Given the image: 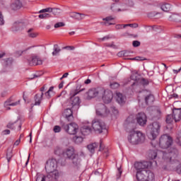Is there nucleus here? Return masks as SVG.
<instances>
[{
  "instance_id": "1",
  "label": "nucleus",
  "mask_w": 181,
  "mask_h": 181,
  "mask_svg": "<svg viewBox=\"0 0 181 181\" xmlns=\"http://www.w3.org/2000/svg\"><path fill=\"white\" fill-rule=\"evenodd\" d=\"M57 161L54 158L49 159L45 164L47 179L50 180H57L59 179V171H57Z\"/></svg>"
},
{
  "instance_id": "2",
  "label": "nucleus",
  "mask_w": 181,
  "mask_h": 181,
  "mask_svg": "<svg viewBox=\"0 0 181 181\" xmlns=\"http://www.w3.org/2000/svg\"><path fill=\"white\" fill-rule=\"evenodd\" d=\"M80 87H81V85L77 86L76 90H73L70 93L71 97L69 104L71 105V108L74 111H78V108H80V103H81V100H80V97L76 96L78 93L84 91V88L80 90ZM78 90H80L78 91Z\"/></svg>"
},
{
  "instance_id": "3",
  "label": "nucleus",
  "mask_w": 181,
  "mask_h": 181,
  "mask_svg": "<svg viewBox=\"0 0 181 181\" xmlns=\"http://www.w3.org/2000/svg\"><path fill=\"white\" fill-rule=\"evenodd\" d=\"M127 139L129 144L132 145H138L145 142V134L139 131H135V129H132L129 132Z\"/></svg>"
},
{
  "instance_id": "4",
  "label": "nucleus",
  "mask_w": 181,
  "mask_h": 181,
  "mask_svg": "<svg viewBox=\"0 0 181 181\" xmlns=\"http://www.w3.org/2000/svg\"><path fill=\"white\" fill-rule=\"evenodd\" d=\"M161 124L159 122H153L148 126V136L151 141L156 139L160 133Z\"/></svg>"
},
{
  "instance_id": "5",
  "label": "nucleus",
  "mask_w": 181,
  "mask_h": 181,
  "mask_svg": "<svg viewBox=\"0 0 181 181\" xmlns=\"http://www.w3.org/2000/svg\"><path fill=\"white\" fill-rule=\"evenodd\" d=\"M136 177L138 181H155V174L150 170L137 171Z\"/></svg>"
},
{
  "instance_id": "6",
  "label": "nucleus",
  "mask_w": 181,
  "mask_h": 181,
  "mask_svg": "<svg viewBox=\"0 0 181 181\" xmlns=\"http://www.w3.org/2000/svg\"><path fill=\"white\" fill-rule=\"evenodd\" d=\"M104 88H90L83 95V98L85 100H92V98H95V97H101Z\"/></svg>"
},
{
  "instance_id": "7",
  "label": "nucleus",
  "mask_w": 181,
  "mask_h": 181,
  "mask_svg": "<svg viewBox=\"0 0 181 181\" xmlns=\"http://www.w3.org/2000/svg\"><path fill=\"white\" fill-rule=\"evenodd\" d=\"M177 156H179V150L175 147L170 148L168 153L163 152V159L171 163L172 162H175Z\"/></svg>"
},
{
  "instance_id": "8",
  "label": "nucleus",
  "mask_w": 181,
  "mask_h": 181,
  "mask_svg": "<svg viewBox=\"0 0 181 181\" xmlns=\"http://www.w3.org/2000/svg\"><path fill=\"white\" fill-rule=\"evenodd\" d=\"M92 128L97 134H103V131L107 130L105 122L101 119H94L92 122Z\"/></svg>"
},
{
  "instance_id": "9",
  "label": "nucleus",
  "mask_w": 181,
  "mask_h": 181,
  "mask_svg": "<svg viewBox=\"0 0 181 181\" xmlns=\"http://www.w3.org/2000/svg\"><path fill=\"white\" fill-rule=\"evenodd\" d=\"M173 144V139L168 134H163L160 137L159 146L162 149H168Z\"/></svg>"
},
{
  "instance_id": "10",
  "label": "nucleus",
  "mask_w": 181,
  "mask_h": 181,
  "mask_svg": "<svg viewBox=\"0 0 181 181\" xmlns=\"http://www.w3.org/2000/svg\"><path fill=\"white\" fill-rule=\"evenodd\" d=\"M96 114L99 117H108L110 115V110L104 104L99 103L96 105Z\"/></svg>"
},
{
  "instance_id": "11",
  "label": "nucleus",
  "mask_w": 181,
  "mask_h": 181,
  "mask_svg": "<svg viewBox=\"0 0 181 181\" xmlns=\"http://www.w3.org/2000/svg\"><path fill=\"white\" fill-rule=\"evenodd\" d=\"M64 131L69 134V135H76L78 131V125L75 122H71L69 124H64L63 126Z\"/></svg>"
},
{
  "instance_id": "12",
  "label": "nucleus",
  "mask_w": 181,
  "mask_h": 181,
  "mask_svg": "<svg viewBox=\"0 0 181 181\" xmlns=\"http://www.w3.org/2000/svg\"><path fill=\"white\" fill-rule=\"evenodd\" d=\"M28 63L29 66H42L43 64V60L36 54H32L31 57L28 59Z\"/></svg>"
},
{
  "instance_id": "13",
  "label": "nucleus",
  "mask_w": 181,
  "mask_h": 181,
  "mask_svg": "<svg viewBox=\"0 0 181 181\" xmlns=\"http://www.w3.org/2000/svg\"><path fill=\"white\" fill-rule=\"evenodd\" d=\"M100 97H102V100L105 104H110L112 101V98H114V95L111 90L103 89V94Z\"/></svg>"
},
{
  "instance_id": "14",
  "label": "nucleus",
  "mask_w": 181,
  "mask_h": 181,
  "mask_svg": "<svg viewBox=\"0 0 181 181\" xmlns=\"http://www.w3.org/2000/svg\"><path fill=\"white\" fill-rule=\"evenodd\" d=\"M134 168L137 172H141V170H148V168H149V162H136L134 163Z\"/></svg>"
},
{
  "instance_id": "15",
  "label": "nucleus",
  "mask_w": 181,
  "mask_h": 181,
  "mask_svg": "<svg viewBox=\"0 0 181 181\" xmlns=\"http://www.w3.org/2000/svg\"><path fill=\"white\" fill-rule=\"evenodd\" d=\"M136 122L141 127L146 125V122H148L146 115H145L144 112L138 113L136 115Z\"/></svg>"
},
{
  "instance_id": "16",
  "label": "nucleus",
  "mask_w": 181,
  "mask_h": 181,
  "mask_svg": "<svg viewBox=\"0 0 181 181\" xmlns=\"http://www.w3.org/2000/svg\"><path fill=\"white\" fill-rule=\"evenodd\" d=\"M73 111H74L73 107L65 109L63 112V117H64L67 121H73V119H74V117L73 116Z\"/></svg>"
},
{
  "instance_id": "17",
  "label": "nucleus",
  "mask_w": 181,
  "mask_h": 181,
  "mask_svg": "<svg viewBox=\"0 0 181 181\" xmlns=\"http://www.w3.org/2000/svg\"><path fill=\"white\" fill-rule=\"evenodd\" d=\"M63 155L64 158H68V159H71L74 158L76 153H74V147H68L63 151Z\"/></svg>"
},
{
  "instance_id": "18",
  "label": "nucleus",
  "mask_w": 181,
  "mask_h": 181,
  "mask_svg": "<svg viewBox=\"0 0 181 181\" xmlns=\"http://www.w3.org/2000/svg\"><path fill=\"white\" fill-rule=\"evenodd\" d=\"M142 93L144 95H146L145 97L146 104H152V103L155 101V97L153 96V95L151 93V92L148 90H143Z\"/></svg>"
},
{
  "instance_id": "19",
  "label": "nucleus",
  "mask_w": 181,
  "mask_h": 181,
  "mask_svg": "<svg viewBox=\"0 0 181 181\" xmlns=\"http://www.w3.org/2000/svg\"><path fill=\"white\" fill-rule=\"evenodd\" d=\"M19 30H23V23L21 21H16L13 23L11 27V32H19Z\"/></svg>"
},
{
  "instance_id": "20",
  "label": "nucleus",
  "mask_w": 181,
  "mask_h": 181,
  "mask_svg": "<svg viewBox=\"0 0 181 181\" xmlns=\"http://www.w3.org/2000/svg\"><path fill=\"white\" fill-rule=\"evenodd\" d=\"M116 101L120 105H124L125 104V101H127V98L122 93L117 92L116 93Z\"/></svg>"
},
{
  "instance_id": "21",
  "label": "nucleus",
  "mask_w": 181,
  "mask_h": 181,
  "mask_svg": "<svg viewBox=\"0 0 181 181\" xmlns=\"http://www.w3.org/2000/svg\"><path fill=\"white\" fill-rule=\"evenodd\" d=\"M40 91L42 92L40 95L36 94L35 95V104L34 105H40V103L43 98V91H45V86L40 88Z\"/></svg>"
},
{
  "instance_id": "22",
  "label": "nucleus",
  "mask_w": 181,
  "mask_h": 181,
  "mask_svg": "<svg viewBox=\"0 0 181 181\" xmlns=\"http://www.w3.org/2000/svg\"><path fill=\"white\" fill-rule=\"evenodd\" d=\"M173 117L175 122H179L181 119V108H175L173 111Z\"/></svg>"
},
{
  "instance_id": "23",
  "label": "nucleus",
  "mask_w": 181,
  "mask_h": 181,
  "mask_svg": "<svg viewBox=\"0 0 181 181\" xmlns=\"http://www.w3.org/2000/svg\"><path fill=\"white\" fill-rule=\"evenodd\" d=\"M22 6H23V4L21 3V1L19 0H16L13 4H11V8L12 9V11H19V9L22 8Z\"/></svg>"
},
{
  "instance_id": "24",
  "label": "nucleus",
  "mask_w": 181,
  "mask_h": 181,
  "mask_svg": "<svg viewBox=\"0 0 181 181\" xmlns=\"http://www.w3.org/2000/svg\"><path fill=\"white\" fill-rule=\"evenodd\" d=\"M16 105H21V100L17 102L12 103L11 99H8L4 103V107H16Z\"/></svg>"
},
{
  "instance_id": "25",
  "label": "nucleus",
  "mask_w": 181,
  "mask_h": 181,
  "mask_svg": "<svg viewBox=\"0 0 181 181\" xmlns=\"http://www.w3.org/2000/svg\"><path fill=\"white\" fill-rule=\"evenodd\" d=\"M86 16L84 14H81L80 13H71L70 14V17L73 18L74 19H76V21H82V19H84V17Z\"/></svg>"
},
{
  "instance_id": "26",
  "label": "nucleus",
  "mask_w": 181,
  "mask_h": 181,
  "mask_svg": "<svg viewBox=\"0 0 181 181\" xmlns=\"http://www.w3.org/2000/svg\"><path fill=\"white\" fill-rule=\"evenodd\" d=\"M81 132L84 136L90 135L91 134V128L88 126H83L81 129Z\"/></svg>"
},
{
  "instance_id": "27",
  "label": "nucleus",
  "mask_w": 181,
  "mask_h": 181,
  "mask_svg": "<svg viewBox=\"0 0 181 181\" xmlns=\"http://www.w3.org/2000/svg\"><path fill=\"white\" fill-rule=\"evenodd\" d=\"M12 63H13V58H6L3 59L2 64L4 67H8V66H12Z\"/></svg>"
},
{
  "instance_id": "28",
  "label": "nucleus",
  "mask_w": 181,
  "mask_h": 181,
  "mask_svg": "<svg viewBox=\"0 0 181 181\" xmlns=\"http://www.w3.org/2000/svg\"><path fill=\"white\" fill-rule=\"evenodd\" d=\"M96 148H98V144L97 143L90 144L87 146V148L91 153L95 152Z\"/></svg>"
},
{
  "instance_id": "29",
  "label": "nucleus",
  "mask_w": 181,
  "mask_h": 181,
  "mask_svg": "<svg viewBox=\"0 0 181 181\" xmlns=\"http://www.w3.org/2000/svg\"><path fill=\"white\" fill-rule=\"evenodd\" d=\"M180 16L175 13L169 16V21L171 22H180Z\"/></svg>"
},
{
  "instance_id": "30",
  "label": "nucleus",
  "mask_w": 181,
  "mask_h": 181,
  "mask_svg": "<svg viewBox=\"0 0 181 181\" xmlns=\"http://www.w3.org/2000/svg\"><path fill=\"white\" fill-rule=\"evenodd\" d=\"M54 89V87L51 86L49 90L45 93V97L47 98V100H50L52 98V95L54 94V92H53V90Z\"/></svg>"
},
{
  "instance_id": "31",
  "label": "nucleus",
  "mask_w": 181,
  "mask_h": 181,
  "mask_svg": "<svg viewBox=\"0 0 181 181\" xmlns=\"http://www.w3.org/2000/svg\"><path fill=\"white\" fill-rule=\"evenodd\" d=\"M72 160V163L74 166H78L80 165V162H81V160L79 159L78 156L75 155L74 157H72L71 158Z\"/></svg>"
},
{
  "instance_id": "32",
  "label": "nucleus",
  "mask_w": 181,
  "mask_h": 181,
  "mask_svg": "<svg viewBox=\"0 0 181 181\" xmlns=\"http://www.w3.org/2000/svg\"><path fill=\"white\" fill-rule=\"evenodd\" d=\"M27 33H28L29 37H33V38L37 37L38 34H37V33H35L33 31V28H30L27 31Z\"/></svg>"
},
{
  "instance_id": "33",
  "label": "nucleus",
  "mask_w": 181,
  "mask_h": 181,
  "mask_svg": "<svg viewBox=\"0 0 181 181\" xmlns=\"http://www.w3.org/2000/svg\"><path fill=\"white\" fill-rule=\"evenodd\" d=\"M60 52H62V49H60V47H59V45H54V51L52 52V56H57V54H59Z\"/></svg>"
},
{
  "instance_id": "34",
  "label": "nucleus",
  "mask_w": 181,
  "mask_h": 181,
  "mask_svg": "<svg viewBox=\"0 0 181 181\" xmlns=\"http://www.w3.org/2000/svg\"><path fill=\"white\" fill-rule=\"evenodd\" d=\"M160 8L164 12H169L170 11L171 6L169 4H163Z\"/></svg>"
},
{
  "instance_id": "35",
  "label": "nucleus",
  "mask_w": 181,
  "mask_h": 181,
  "mask_svg": "<svg viewBox=\"0 0 181 181\" xmlns=\"http://www.w3.org/2000/svg\"><path fill=\"white\" fill-rule=\"evenodd\" d=\"M154 114V119H159V118H160V114H162V112H160V109H156V110H155L153 112Z\"/></svg>"
},
{
  "instance_id": "36",
  "label": "nucleus",
  "mask_w": 181,
  "mask_h": 181,
  "mask_svg": "<svg viewBox=\"0 0 181 181\" xmlns=\"http://www.w3.org/2000/svg\"><path fill=\"white\" fill-rule=\"evenodd\" d=\"M157 156H158V153H156V151H149L148 157L151 159H156Z\"/></svg>"
},
{
  "instance_id": "37",
  "label": "nucleus",
  "mask_w": 181,
  "mask_h": 181,
  "mask_svg": "<svg viewBox=\"0 0 181 181\" xmlns=\"http://www.w3.org/2000/svg\"><path fill=\"white\" fill-rule=\"evenodd\" d=\"M173 119H175L173 115H167L165 121H166L167 124H172V122H173Z\"/></svg>"
},
{
  "instance_id": "38",
  "label": "nucleus",
  "mask_w": 181,
  "mask_h": 181,
  "mask_svg": "<svg viewBox=\"0 0 181 181\" xmlns=\"http://www.w3.org/2000/svg\"><path fill=\"white\" fill-rule=\"evenodd\" d=\"M111 9L113 12H121L120 8H118V4H113L111 6Z\"/></svg>"
},
{
  "instance_id": "39",
  "label": "nucleus",
  "mask_w": 181,
  "mask_h": 181,
  "mask_svg": "<svg viewBox=\"0 0 181 181\" xmlns=\"http://www.w3.org/2000/svg\"><path fill=\"white\" fill-rule=\"evenodd\" d=\"M5 25V18L2 11H0V26H4Z\"/></svg>"
},
{
  "instance_id": "40",
  "label": "nucleus",
  "mask_w": 181,
  "mask_h": 181,
  "mask_svg": "<svg viewBox=\"0 0 181 181\" xmlns=\"http://www.w3.org/2000/svg\"><path fill=\"white\" fill-rule=\"evenodd\" d=\"M74 140L76 144H81V142H83V137H81V136H75Z\"/></svg>"
},
{
  "instance_id": "41",
  "label": "nucleus",
  "mask_w": 181,
  "mask_h": 181,
  "mask_svg": "<svg viewBox=\"0 0 181 181\" xmlns=\"http://www.w3.org/2000/svg\"><path fill=\"white\" fill-rule=\"evenodd\" d=\"M38 18H40V19H46L47 18H50V13H42V14H40L38 16Z\"/></svg>"
},
{
  "instance_id": "42",
  "label": "nucleus",
  "mask_w": 181,
  "mask_h": 181,
  "mask_svg": "<svg viewBox=\"0 0 181 181\" xmlns=\"http://www.w3.org/2000/svg\"><path fill=\"white\" fill-rule=\"evenodd\" d=\"M131 79L133 80L134 82L132 84V87L136 84V81H138V78H136V74H132L131 76Z\"/></svg>"
},
{
  "instance_id": "43",
  "label": "nucleus",
  "mask_w": 181,
  "mask_h": 181,
  "mask_svg": "<svg viewBox=\"0 0 181 181\" xmlns=\"http://www.w3.org/2000/svg\"><path fill=\"white\" fill-rule=\"evenodd\" d=\"M110 87L113 90H115V89L118 88V87H119V83H118L117 82H112L110 83Z\"/></svg>"
},
{
  "instance_id": "44",
  "label": "nucleus",
  "mask_w": 181,
  "mask_h": 181,
  "mask_svg": "<svg viewBox=\"0 0 181 181\" xmlns=\"http://www.w3.org/2000/svg\"><path fill=\"white\" fill-rule=\"evenodd\" d=\"M12 156H13V155L12 154V151H8L6 154V159L8 162H11V159H12Z\"/></svg>"
},
{
  "instance_id": "45",
  "label": "nucleus",
  "mask_w": 181,
  "mask_h": 181,
  "mask_svg": "<svg viewBox=\"0 0 181 181\" xmlns=\"http://www.w3.org/2000/svg\"><path fill=\"white\" fill-rule=\"evenodd\" d=\"M53 131L55 132V134H57L62 131V127L60 126L56 125L54 127Z\"/></svg>"
},
{
  "instance_id": "46",
  "label": "nucleus",
  "mask_w": 181,
  "mask_h": 181,
  "mask_svg": "<svg viewBox=\"0 0 181 181\" xmlns=\"http://www.w3.org/2000/svg\"><path fill=\"white\" fill-rule=\"evenodd\" d=\"M66 24H64V23L63 22H59L55 23L54 25V28L55 29H57L58 28H63V26H65Z\"/></svg>"
},
{
  "instance_id": "47",
  "label": "nucleus",
  "mask_w": 181,
  "mask_h": 181,
  "mask_svg": "<svg viewBox=\"0 0 181 181\" xmlns=\"http://www.w3.org/2000/svg\"><path fill=\"white\" fill-rule=\"evenodd\" d=\"M110 110L112 112V114H114V115H118V109H117V107H115V106H112L110 107Z\"/></svg>"
},
{
  "instance_id": "48",
  "label": "nucleus",
  "mask_w": 181,
  "mask_h": 181,
  "mask_svg": "<svg viewBox=\"0 0 181 181\" xmlns=\"http://www.w3.org/2000/svg\"><path fill=\"white\" fill-rule=\"evenodd\" d=\"M51 13H52V15H59V13H60V9L59 8H52Z\"/></svg>"
},
{
  "instance_id": "49",
  "label": "nucleus",
  "mask_w": 181,
  "mask_h": 181,
  "mask_svg": "<svg viewBox=\"0 0 181 181\" xmlns=\"http://www.w3.org/2000/svg\"><path fill=\"white\" fill-rule=\"evenodd\" d=\"M52 8L50 7L44 8L40 11V13H45V12H49V13H52Z\"/></svg>"
},
{
  "instance_id": "50",
  "label": "nucleus",
  "mask_w": 181,
  "mask_h": 181,
  "mask_svg": "<svg viewBox=\"0 0 181 181\" xmlns=\"http://www.w3.org/2000/svg\"><path fill=\"white\" fill-rule=\"evenodd\" d=\"M16 122H9L7 125H6V128H8V129H15V126L14 124H16Z\"/></svg>"
},
{
  "instance_id": "51",
  "label": "nucleus",
  "mask_w": 181,
  "mask_h": 181,
  "mask_svg": "<svg viewBox=\"0 0 181 181\" xmlns=\"http://www.w3.org/2000/svg\"><path fill=\"white\" fill-rule=\"evenodd\" d=\"M127 26H129L130 28H138V23L124 24L123 28H127Z\"/></svg>"
},
{
  "instance_id": "52",
  "label": "nucleus",
  "mask_w": 181,
  "mask_h": 181,
  "mask_svg": "<svg viewBox=\"0 0 181 181\" xmlns=\"http://www.w3.org/2000/svg\"><path fill=\"white\" fill-rule=\"evenodd\" d=\"M132 45L134 47H139V46H141V42L134 40L133 41Z\"/></svg>"
},
{
  "instance_id": "53",
  "label": "nucleus",
  "mask_w": 181,
  "mask_h": 181,
  "mask_svg": "<svg viewBox=\"0 0 181 181\" xmlns=\"http://www.w3.org/2000/svg\"><path fill=\"white\" fill-rule=\"evenodd\" d=\"M117 179H119L121 177V175H122V170L121 169V167L117 168Z\"/></svg>"
},
{
  "instance_id": "54",
  "label": "nucleus",
  "mask_w": 181,
  "mask_h": 181,
  "mask_svg": "<svg viewBox=\"0 0 181 181\" xmlns=\"http://www.w3.org/2000/svg\"><path fill=\"white\" fill-rule=\"evenodd\" d=\"M11 134V130L9 129H5L3 130L1 133V135L4 136V135H9Z\"/></svg>"
},
{
  "instance_id": "55",
  "label": "nucleus",
  "mask_w": 181,
  "mask_h": 181,
  "mask_svg": "<svg viewBox=\"0 0 181 181\" xmlns=\"http://www.w3.org/2000/svg\"><path fill=\"white\" fill-rule=\"evenodd\" d=\"M141 82L143 84V86H148V84H149V81H148V79L142 78L141 80Z\"/></svg>"
},
{
  "instance_id": "56",
  "label": "nucleus",
  "mask_w": 181,
  "mask_h": 181,
  "mask_svg": "<svg viewBox=\"0 0 181 181\" xmlns=\"http://www.w3.org/2000/svg\"><path fill=\"white\" fill-rule=\"evenodd\" d=\"M36 181H46V177L45 176H38Z\"/></svg>"
},
{
  "instance_id": "57",
  "label": "nucleus",
  "mask_w": 181,
  "mask_h": 181,
  "mask_svg": "<svg viewBox=\"0 0 181 181\" xmlns=\"http://www.w3.org/2000/svg\"><path fill=\"white\" fill-rule=\"evenodd\" d=\"M118 57H124V51H120L117 53Z\"/></svg>"
},
{
  "instance_id": "58",
  "label": "nucleus",
  "mask_w": 181,
  "mask_h": 181,
  "mask_svg": "<svg viewBox=\"0 0 181 181\" xmlns=\"http://www.w3.org/2000/svg\"><path fill=\"white\" fill-rule=\"evenodd\" d=\"M116 29L119 30V29H124V25H121V24H117L115 26Z\"/></svg>"
},
{
  "instance_id": "59",
  "label": "nucleus",
  "mask_w": 181,
  "mask_h": 181,
  "mask_svg": "<svg viewBox=\"0 0 181 181\" xmlns=\"http://www.w3.org/2000/svg\"><path fill=\"white\" fill-rule=\"evenodd\" d=\"M175 142L177 144H178L179 146H181V141H180V138L177 137L175 139Z\"/></svg>"
},
{
  "instance_id": "60",
  "label": "nucleus",
  "mask_w": 181,
  "mask_h": 181,
  "mask_svg": "<svg viewBox=\"0 0 181 181\" xmlns=\"http://www.w3.org/2000/svg\"><path fill=\"white\" fill-rule=\"evenodd\" d=\"M112 19H114L112 17L109 16V17H106V18H103V21H105L106 22H109V21H112Z\"/></svg>"
},
{
  "instance_id": "61",
  "label": "nucleus",
  "mask_w": 181,
  "mask_h": 181,
  "mask_svg": "<svg viewBox=\"0 0 181 181\" xmlns=\"http://www.w3.org/2000/svg\"><path fill=\"white\" fill-rule=\"evenodd\" d=\"M63 49H67V50H74V47H73V46H66V47H64Z\"/></svg>"
},
{
  "instance_id": "62",
  "label": "nucleus",
  "mask_w": 181,
  "mask_h": 181,
  "mask_svg": "<svg viewBox=\"0 0 181 181\" xmlns=\"http://www.w3.org/2000/svg\"><path fill=\"white\" fill-rule=\"evenodd\" d=\"M108 39H111V36H110V35H106V36L103 37V38H101L100 40H103V41H104V40H108Z\"/></svg>"
},
{
  "instance_id": "63",
  "label": "nucleus",
  "mask_w": 181,
  "mask_h": 181,
  "mask_svg": "<svg viewBox=\"0 0 181 181\" xmlns=\"http://www.w3.org/2000/svg\"><path fill=\"white\" fill-rule=\"evenodd\" d=\"M103 149H104V144H103V141H100V148H99V151H103Z\"/></svg>"
},
{
  "instance_id": "64",
  "label": "nucleus",
  "mask_w": 181,
  "mask_h": 181,
  "mask_svg": "<svg viewBox=\"0 0 181 181\" xmlns=\"http://www.w3.org/2000/svg\"><path fill=\"white\" fill-rule=\"evenodd\" d=\"M62 150L60 149V148H57V150H55L54 151V153L56 154V155H60V151H61Z\"/></svg>"
}]
</instances>
